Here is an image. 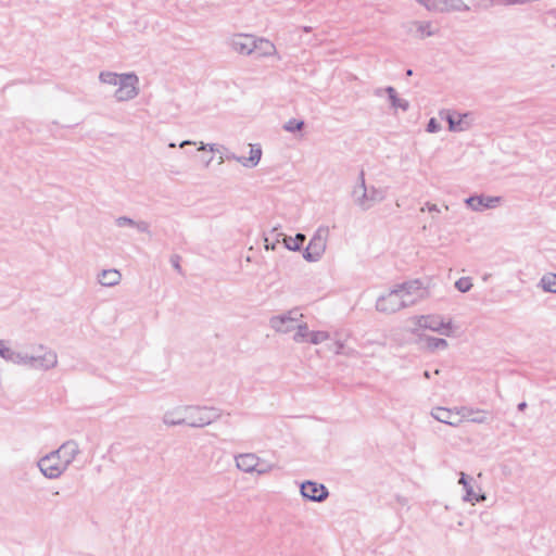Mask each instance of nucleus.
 I'll return each instance as SVG.
<instances>
[{"instance_id": "nucleus-51", "label": "nucleus", "mask_w": 556, "mask_h": 556, "mask_svg": "<svg viewBox=\"0 0 556 556\" xmlns=\"http://www.w3.org/2000/svg\"><path fill=\"white\" fill-rule=\"evenodd\" d=\"M169 262H170V263H172V265L174 266V255H172V256L169 257Z\"/></svg>"}, {"instance_id": "nucleus-40", "label": "nucleus", "mask_w": 556, "mask_h": 556, "mask_svg": "<svg viewBox=\"0 0 556 556\" xmlns=\"http://www.w3.org/2000/svg\"><path fill=\"white\" fill-rule=\"evenodd\" d=\"M139 232H148L149 231V224L147 222L140 220L136 222L134 226Z\"/></svg>"}, {"instance_id": "nucleus-17", "label": "nucleus", "mask_w": 556, "mask_h": 556, "mask_svg": "<svg viewBox=\"0 0 556 556\" xmlns=\"http://www.w3.org/2000/svg\"><path fill=\"white\" fill-rule=\"evenodd\" d=\"M250 154L249 156H239L235 153L227 154L226 157L228 161H236L241 164L245 168H254L258 165L262 159V149L258 144H250Z\"/></svg>"}, {"instance_id": "nucleus-37", "label": "nucleus", "mask_w": 556, "mask_h": 556, "mask_svg": "<svg viewBox=\"0 0 556 556\" xmlns=\"http://www.w3.org/2000/svg\"><path fill=\"white\" fill-rule=\"evenodd\" d=\"M115 224L118 227H125V226L132 227L134 224H136V220H134V219H131V218H129L127 216H121V217L116 218Z\"/></svg>"}, {"instance_id": "nucleus-14", "label": "nucleus", "mask_w": 556, "mask_h": 556, "mask_svg": "<svg viewBox=\"0 0 556 556\" xmlns=\"http://www.w3.org/2000/svg\"><path fill=\"white\" fill-rule=\"evenodd\" d=\"M253 53L257 59H269L275 58L281 60L275 43L265 37H258L255 35L253 43Z\"/></svg>"}, {"instance_id": "nucleus-24", "label": "nucleus", "mask_w": 556, "mask_h": 556, "mask_svg": "<svg viewBox=\"0 0 556 556\" xmlns=\"http://www.w3.org/2000/svg\"><path fill=\"white\" fill-rule=\"evenodd\" d=\"M122 275L117 269H103L98 275V282L103 287H114L121 282Z\"/></svg>"}, {"instance_id": "nucleus-44", "label": "nucleus", "mask_w": 556, "mask_h": 556, "mask_svg": "<svg viewBox=\"0 0 556 556\" xmlns=\"http://www.w3.org/2000/svg\"><path fill=\"white\" fill-rule=\"evenodd\" d=\"M264 242H265L264 247H265L266 250H275L276 249V243L275 242H269L268 238H265Z\"/></svg>"}, {"instance_id": "nucleus-41", "label": "nucleus", "mask_w": 556, "mask_h": 556, "mask_svg": "<svg viewBox=\"0 0 556 556\" xmlns=\"http://www.w3.org/2000/svg\"><path fill=\"white\" fill-rule=\"evenodd\" d=\"M164 422L168 426H174V415L173 414H165L164 415Z\"/></svg>"}, {"instance_id": "nucleus-50", "label": "nucleus", "mask_w": 556, "mask_h": 556, "mask_svg": "<svg viewBox=\"0 0 556 556\" xmlns=\"http://www.w3.org/2000/svg\"><path fill=\"white\" fill-rule=\"evenodd\" d=\"M211 162H212V159H210L208 161H206V162L204 163V167H205V168H207V167L210 166Z\"/></svg>"}, {"instance_id": "nucleus-38", "label": "nucleus", "mask_w": 556, "mask_h": 556, "mask_svg": "<svg viewBox=\"0 0 556 556\" xmlns=\"http://www.w3.org/2000/svg\"><path fill=\"white\" fill-rule=\"evenodd\" d=\"M198 151L208 150L211 152H220V148L216 143H203L200 142V146L197 149Z\"/></svg>"}, {"instance_id": "nucleus-25", "label": "nucleus", "mask_w": 556, "mask_h": 556, "mask_svg": "<svg viewBox=\"0 0 556 556\" xmlns=\"http://www.w3.org/2000/svg\"><path fill=\"white\" fill-rule=\"evenodd\" d=\"M387 94L392 109L401 110L403 112H406L409 109V102L404 98H400L393 87H387Z\"/></svg>"}, {"instance_id": "nucleus-42", "label": "nucleus", "mask_w": 556, "mask_h": 556, "mask_svg": "<svg viewBox=\"0 0 556 556\" xmlns=\"http://www.w3.org/2000/svg\"><path fill=\"white\" fill-rule=\"evenodd\" d=\"M222 149H223V150H225V151H227L224 147H222ZM219 153H220V154H219V156H218V159H217V163L220 165V164H223L226 160H228V159L226 157V155H227V154H230V152L222 153V151H220Z\"/></svg>"}, {"instance_id": "nucleus-10", "label": "nucleus", "mask_w": 556, "mask_h": 556, "mask_svg": "<svg viewBox=\"0 0 556 556\" xmlns=\"http://www.w3.org/2000/svg\"><path fill=\"white\" fill-rule=\"evenodd\" d=\"M138 77L134 73L122 74V79L118 83L114 97L117 101H128L138 96Z\"/></svg>"}, {"instance_id": "nucleus-52", "label": "nucleus", "mask_w": 556, "mask_h": 556, "mask_svg": "<svg viewBox=\"0 0 556 556\" xmlns=\"http://www.w3.org/2000/svg\"><path fill=\"white\" fill-rule=\"evenodd\" d=\"M406 74L409 76L413 74V71L412 70H407Z\"/></svg>"}, {"instance_id": "nucleus-26", "label": "nucleus", "mask_w": 556, "mask_h": 556, "mask_svg": "<svg viewBox=\"0 0 556 556\" xmlns=\"http://www.w3.org/2000/svg\"><path fill=\"white\" fill-rule=\"evenodd\" d=\"M421 340L425 341L426 348L431 352L446 350L448 346L447 341L442 338L426 336L425 338H421Z\"/></svg>"}, {"instance_id": "nucleus-21", "label": "nucleus", "mask_w": 556, "mask_h": 556, "mask_svg": "<svg viewBox=\"0 0 556 556\" xmlns=\"http://www.w3.org/2000/svg\"><path fill=\"white\" fill-rule=\"evenodd\" d=\"M58 364V356L53 351H47L42 355L31 356L30 367L48 370Z\"/></svg>"}, {"instance_id": "nucleus-47", "label": "nucleus", "mask_w": 556, "mask_h": 556, "mask_svg": "<svg viewBox=\"0 0 556 556\" xmlns=\"http://www.w3.org/2000/svg\"><path fill=\"white\" fill-rule=\"evenodd\" d=\"M526 407H527V403L526 402H521V403L518 404V409L519 410H523Z\"/></svg>"}, {"instance_id": "nucleus-29", "label": "nucleus", "mask_w": 556, "mask_h": 556, "mask_svg": "<svg viewBox=\"0 0 556 556\" xmlns=\"http://www.w3.org/2000/svg\"><path fill=\"white\" fill-rule=\"evenodd\" d=\"M99 79L103 84L117 86L122 79V74H116L113 72H101L99 75Z\"/></svg>"}, {"instance_id": "nucleus-5", "label": "nucleus", "mask_w": 556, "mask_h": 556, "mask_svg": "<svg viewBox=\"0 0 556 556\" xmlns=\"http://www.w3.org/2000/svg\"><path fill=\"white\" fill-rule=\"evenodd\" d=\"M330 228L326 225L319 226L312 236L306 249L303 252L305 261L315 263L321 260L326 252Z\"/></svg>"}, {"instance_id": "nucleus-30", "label": "nucleus", "mask_w": 556, "mask_h": 556, "mask_svg": "<svg viewBox=\"0 0 556 556\" xmlns=\"http://www.w3.org/2000/svg\"><path fill=\"white\" fill-rule=\"evenodd\" d=\"M282 128L285 131L292 134L300 131L304 128V121L291 118L283 124Z\"/></svg>"}, {"instance_id": "nucleus-46", "label": "nucleus", "mask_w": 556, "mask_h": 556, "mask_svg": "<svg viewBox=\"0 0 556 556\" xmlns=\"http://www.w3.org/2000/svg\"><path fill=\"white\" fill-rule=\"evenodd\" d=\"M429 11L430 0H416Z\"/></svg>"}, {"instance_id": "nucleus-27", "label": "nucleus", "mask_w": 556, "mask_h": 556, "mask_svg": "<svg viewBox=\"0 0 556 556\" xmlns=\"http://www.w3.org/2000/svg\"><path fill=\"white\" fill-rule=\"evenodd\" d=\"M539 286L545 292L556 293V274L547 273L540 279Z\"/></svg>"}, {"instance_id": "nucleus-3", "label": "nucleus", "mask_w": 556, "mask_h": 556, "mask_svg": "<svg viewBox=\"0 0 556 556\" xmlns=\"http://www.w3.org/2000/svg\"><path fill=\"white\" fill-rule=\"evenodd\" d=\"M351 197L356 207L362 212H367L386 200L387 191L372 185L367 186L365 173L362 170L356 184L352 188Z\"/></svg>"}, {"instance_id": "nucleus-31", "label": "nucleus", "mask_w": 556, "mask_h": 556, "mask_svg": "<svg viewBox=\"0 0 556 556\" xmlns=\"http://www.w3.org/2000/svg\"><path fill=\"white\" fill-rule=\"evenodd\" d=\"M472 287V282H471V278L470 277H460L456 282H455V288L459 291V292H468Z\"/></svg>"}, {"instance_id": "nucleus-32", "label": "nucleus", "mask_w": 556, "mask_h": 556, "mask_svg": "<svg viewBox=\"0 0 556 556\" xmlns=\"http://www.w3.org/2000/svg\"><path fill=\"white\" fill-rule=\"evenodd\" d=\"M30 358H31V356L28 354H23V353L14 351L10 362H12L14 364L27 365L30 367Z\"/></svg>"}, {"instance_id": "nucleus-16", "label": "nucleus", "mask_w": 556, "mask_h": 556, "mask_svg": "<svg viewBox=\"0 0 556 556\" xmlns=\"http://www.w3.org/2000/svg\"><path fill=\"white\" fill-rule=\"evenodd\" d=\"M458 408H446V407H433L430 415L438 421L450 425L452 427H458L462 424L459 419Z\"/></svg>"}, {"instance_id": "nucleus-11", "label": "nucleus", "mask_w": 556, "mask_h": 556, "mask_svg": "<svg viewBox=\"0 0 556 556\" xmlns=\"http://www.w3.org/2000/svg\"><path fill=\"white\" fill-rule=\"evenodd\" d=\"M502 203L501 197L476 194L467 198L465 204L473 212H483L485 210L496 208Z\"/></svg>"}, {"instance_id": "nucleus-1", "label": "nucleus", "mask_w": 556, "mask_h": 556, "mask_svg": "<svg viewBox=\"0 0 556 556\" xmlns=\"http://www.w3.org/2000/svg\"><path fill=\"white\" fill-rule=\"evenodd\" d=\"M427 295L426 289L418 280L394 286L376 301V309L383 314H394L412 306Z\"/></svg>"}, {"instance_id": "nucleus-2", "label": "nucleus", "mask_w": 556, "mask_h": 556, "mask_svg": "<svg viewBox=\"0 0 556 556\" xmlns=\"http://www.w3.org/2000/svg\"><path fill=\"white\" fill-rule=\"evenodd\" d=\"M269 328L281 336L291 334L294 343L300 344L306 321L300 308L291 309L273 315L268 320Z\"/></svg>"}, {"instance_id": "nucleus-4", "label": "nucleus", "mask_w": 556, "mask_h": 556, "mask_svg": "<svg viewBox=\"0 0 556 556\" xmlns=\"http://www.w3.org/2000/svg\"><path fill=\"white\" fill-rule=\"evenodd\" d=\"M219 413L213 407L186 405L176 408V426L205 427L219 418Z\"/></svg>"}, {"instance_id": "nucleus-28", "label": "nucleus", "mask_w": 556, "mask_h": 556, "mask_svg": "<svg viewBox=\"0 0 556 556\" xmlns=\"http://www.w3.org/2000/svg\"><path fill=\"white\" fill-rule=\"evenodd\" d=\"M305 239L303 233H296L294 238L287 237L283 239L285 247L290 251H299Z\"/></svg>"}, {"instance_id": "nucleus-39", "label": "nucleus", "mask_w": 556, "mask_h": 556, "mask_svg": "<svg viewBox=\"0 0 556 556\" xmlns=\"http://www.w3.org/2000/svg\"><path fill=\"white\" fill-rule=\"evenodd\" d=\"M420 211L421 212L428 211L429 213H432V214L441 212V210L439 208V206L437 204L430 203V202H426L425 205L420 208Z\"/></svg>"}, {"instance_id": "nucleus-19", "label": "nucleus", "mask_w": 556, "mask_h": 556, "mask_svg": "<svg viewBox=\"0 0 556 556\" xmlns=\"http://www.w3.org/2000/svg\"><path fill=\"white\" fill-rule=\"evenodd\" d=\"M79 452L78 443L74 440H68L64 442L58 450H55L54 454H58L62 463H64L65 467L68 468Z\"/></svg>"}, {"instance_id": "nucleus-9", "label": "nucleus", "mask_w": 556, "mask_h": 556, "mask_svg": "<svg viewBox=\"0 0 556 556\" xmlns=\"http://www.w3.org/2000/svg\"><path fill=\"white\" fill-rule=\"evenodd\" d=\"M37 466L40 472L48 479H56L67 469L54 451L42 456L38 462Z\"/></svg>"}, {"instance_id": "nucleus-34", "label": "nucleus", "mask_w": 556, "mask_h": 556, "mask_svg": "<svg viewBox=\"0 0 556 556\" xmlns=\"http://www.w3.org/2000/svg\"><path fill=\"white\" fill-rule=\"evenodd\" d=\"M13 350L8 348L3 340H0V356L5 359L7 362H10L13 355Z\"/></svg>"}, {"instance_id": "nucleus-45", "label": "nucleus", "mask_w": 556, "mask_h": 556, "mask_svg": "<svg viewBox=\"0 0 556 556\" xmlns=\"http://www.w3.org/2000/svg\"><path fill=\"white\" fill-rule=\"evenodd\" d=\"M188 146H197V142L185 140V141L179 143V148L182 149V150H185L186 147H188Z\"/></svg>"}, {"instance_id": "nucleus-12", "label": "nucleus", "mask_w": 556, "mask_h": 556, "mask_svg": "<svg viewBox=\"0 0 556 556\" xmlns=\"http://www.w3.org/2000/svg\"><path fill=\"white\" fill-rule=\"evenodd\" d=\"M300 492L304 498L312 502H324L329 496V492L324 484L311 480L301 484Z\"/></svg>"}, {"instance_id": "nucleus-6", "label": "nucleus", "mask_w": 556, "mask_h": 556, "mask_svg": "<svg viewBox=\"0 0 556 556\" xmlns=\"http://www.w3.org/2000/svg\"><path fill=\"white\" fill-rule=\"evenodd\" d=\"M235 465L238 470L244 473H257L258 476L267 475L276 468V465L265 462L255 453L236 455Z\"/></svg>"}, {"instance_id": "nucleus-13", "label": "nucleus", "mask_w": 556, "mask_h": 556, "mask_svg": "<svg viewBox=\"0 0 556 556\" xmlns=\"http://www.w3.org/2000/svg\"><path fill=\"white\" fill-rule=\"evenodd\" d=\"M470 7L463 0H430L429 11L435 13L468 12Z\"/></svg>"}, {"instance_id": "nucleus-36", "label": "nucleus", "mask_w": 556, "mask_h": 556, "mask_svg": "<svg viewBox=\"0 0 556 556\" xmlns=\"http://www.w3.org/2000/svg\"><path fill=\"white\" fill-rule=\"evenodd\" d=\"M329 351L333 352L336 355L343 353L344 343L341 340L334 341L332 344L328 346Z\"/></svg>"}, {"instance_id": "nucleus-33", "label": "nucleus", "mask_w": 556, "mask_h": 556, "mask_svg": "<svg viewBox=\"0 0 556 556\" xmlns=\"http://www.w3.org/2000/svg\"><path fill=\"white\" fill-rule=\"evenodd\" d=\"M497 3L498 2L496 0H473V7L477 10H479V9L488 10Z\"/></svg>"}, {"instance_id": "nucleus-20", "label": "nucleus", "mask_w": 556, "mask_h": 556, "mask_svg": "<svg viewBox=\"0 0 556 556\" xmlns=\"http://www.w3.org/2000/svg\"><path fill=\"white\" fill-rule=\"evenodd\" d=\"M407 26L408 31L419 39L434 36L439 31V29L433 26L432 22L429 21H413L408 23Z\"/></svg>"}, {"instance_id": "nucleus-43", "label": "nucleus", "mask_w": 556, "mask_h": 556, "mask_svg": "<svg viewBox=\"0 0 556 556\" xmlns=\"http://www.w3.org/2000/svg\"><path fill=\"white\" fill-rule=\"evenodd\" d=\"M374 94H375L376 97H382L383 94H387V87H386V88H381V87L376 88V89L374 90Z\"/></svg>"}, {"instance_id": "nucleus-35", "label": "nucleus", "mask_w": 556, "mask_h": 556, "mask_svg": "<svg viewBox=\"0 0 556 556\" xmlns=\"http://www.w3.org/2000/svg\"><path fill=\"white\" fill-rule=\"evenodd\" d=\"M426 130L430 134L438 132L441 130V125L434 117H432L429 119Z\"/></svg>"}, {"instance_id": "nucleus-22", "label": "nucleus", "mask_w": 556, "mask_h": 556, "mask_svg": "<svg viewBox=\"0 0 556 556\" xmlns=\"http://www.w3.org/2000/svg\"><path fill=\"white\" fill-rule=\"evenodd\" d=\"M469 478L464 472H460V477L458 483L463 485L465 490V494L463 496L464 502H469L471 504L483 502L486 500V495L484 493H476L473 488L470 485Z\"/></svg>"}, {"instance_id": "nucleus-8", "label": "nucleus", "mask_w": 556, "mask_h": 556, "mask_svg": "<svg viewBox=\"0 0 556 556\" xmlns=\"http://www.w3.org/2000/svg\"><path fill=\"white\" fill-rule=\"evenodd\" d=\"M254 38V34L235 33L227 37L226 46L239 55L250 56L253 54Z\"/></svg>"}, {"instance_id": "nucleus-23", "label": "nucleus", "mask_w": 556, "mask_h": 556, "mask_svg": "<svg viewBox=\"0 0 556 556\" xmlns=\"http://www.w3.org/2000/svg\"><path fill=\"white\" fill-rule=\"evenodd\" d=\"M300 339V344L311 343L313 345H318L330 339V333L324 330H309L308 325H305V330Z\"/></svg>"}, {"instance_id": "nucleus-49", "label": "nucleus", "mask_w": 556, "mask_h": 556, "mask_svg": "<svg viewBox=\"0 0 556 556\" xmlns=\"http://www.w3.org/2000/svg\"><path fill=\"white\" fill-rule=\"evenodd\" d=\"M424 377H425L426 379H429V378H430V372H429L428 370H426V371L424 372Z\"/></svg>"}, {"instance_id": "nucleus-7", "label": "nucleus", "mask_w": 556, "mask_h": 556, "mask_svg": "<svg viewBox=\"0 0 556 556\" xmlns=\"http://www.w3.org/2000/svg\"><path fill=\"white\" fill-rule=\"evenodd\" d=\"M415 328L412 333H416L419 329H428L442 336L450 337L454 332L452 320L440 315H421L413 318Z\"/></svg>"}, {"instance_id": "nucleus-48", "label": "nucleus", "mask_w": 556, "mask_h": 556, "mask_svg": "<svg viewBox=\"0 0 556 556\" xmlns=\"http://www.w3.org/2000/svg\"><path fill=\"white\" fill-rule=\"evenodd\" d=\"M303 30H304L305 33H309V31H312V27H311V26H304V27H303Z\"/></svg>"}, {"instance_id": "nucleus-15", "label": "nucleus", "mask_w": 556, "mask_h": 556, "mask_svg": "<svg viewBox=\"0 0 556 556\" xmlns=\"http://www.w3.org/2000/svg\"><path fill=\"white\" fill-rule=\"evenodd\" d=\"M442 117H445L448 123V130L453 132H462L466 131L471 126V118L468 113H450V112H440Z\"/></svg>"}, {"instance_id": "nucleus-53", "label": "nucleus", "mask_w": 556, "mask_h": 556, "mask_svg": "<svg viewBox=\"0 0 556 556\" xmlns=\"http://www.w3.org/2000/svg\"><path fill=\"white\" fill-rule=\"evenodd\" d=\"M168 147H169V148H174V142H170V143L168 144Z\"/></svg>"}, {"instance_id": "nucleus-18", "label": "nucleus", "mask_w": 556, "mask_h": 556, "mask_svg": "<svg viewBox=\"0 0 556 556\" xmlns=\"http://www.w3.org/2000/svg\"><path fill=\"white\" fill-rule=\"evenodd\" d=\"M459 419L463 421H469L472 424H486L490 420V414L488 410L472 408L468 406H462L458 408Z\"/></svg>"}]
</instances>
